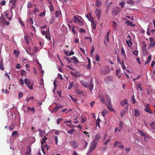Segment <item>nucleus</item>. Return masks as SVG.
<instances>
[{
  "mask_svg": "<svg viewBox=\"0 0 155 155\" xmlns=\"http://www.w3.org/2000/svg\"><path fill=\"white\" fill-rule=\"evenodd\" d=\"M127 40L126 41V43L128 45L129 47H131V45H132V43L131 41V38L129 35H128L127 36Z\"/></svg>",
  "mask_w": 155,
  "mask_h": 155,
  "instance_id": "9b49d317",
  "label": "nucleus"
},
{
  "mask_svg": "<svg viewBox=\"0 0 155 155\" xmlns=\"http://www.w3.org/2000/svg\"><path fill=\"white\" fill-rule=\"evenodd\" d=\"M45 35V37L48 40H49L51 39V37L50 35L49 28H48V29L46 30V33Z\"/></svg>",
  "mask_w": 155,
  "mask_h": 155,
  "instance_id": "ddd939ff",
  "label": "nucleus"
},
{
  "mask_svg": "<svg viewBox=\"0 0 155 155\" xmlns=\"http://www.w3.org/2000/svg\"><path fill=\"white\" fill-rule=\"evenodd\" d=\"M125 3L124 2H121L119 3V5L121 6L122 8H123L124 7V5Z\"/></svg>",
  "mask_w": 155,
  "mask_h": 155,
  "instance_id": "774afa93",
  "label": "nucleus"
},
{
  "mask_svg": "<svg viewBox=\"0 0 155 155\" xmlns=\"http://www.w3.org/2000/svg\"><path fill=\"white\" fill-rule=\"evenodd\" d=\"M101 4V2L99 0H97L96 2V5L97 6L99 7Z\"/></svg>",
  "mask_w": 155,
  "mask_h": 155,
  "instance_id": "c9c22d12",
  "label": "nucleus"
},
{
  "mask_svg": "<svg viewBox=\"0 0 155 155\" xmlns=\"http://www.w3.org/2000/svg\"><path fill=\"white\" fill-rule=\"evenodd\" d=\"M110 34V31H109L107 33V35L105 37V40L104 41V43L106 46L107 45V44L106 42V40H107V42H108L109 41V36Z\"/></svg>",
  "mask_w": 155,
  "mask_h": 155,
  "instance_id": "f8f14e48",
  "label": "nucleus"
},
{
  "mask_svg": "<svg viewBox=\"0 0 155 155\" xmlns=\"http://www.w3.org/2000/svg\"><path fill=\"white\" fill-rule=\"evenodd\" d=\"M121 10L120 8L118 7H115L114 8V11L112 12L113 14L116 15L117 13Z\"/></svg>",
  "mask_w": 155,
  "mask_h": 155,
  "instance_id": "9d476101",
  "label": "nucleus"
},
{
  "mask_svg": "<svg viewBox=\"0 0 155 155\" xmlns=\"http://www.w3.org/2000/svg\"><path fill=\"white\" fill-rule=\"evenodd\" d=\"M74 21L75 23H78L79 24L81 25H83L85 23L84 20L82 19H79L78 17L76 16H74Z\"/></svg>",
  "mask_w": 155,
  "mask_h": 155,
  "instance_id": "423d86ee",
  "label": "nucleus"
},
{
  "mask_svg": "<svg viewBox=\"0 0 155 155\" xmlns=\"http://www.w3.org/2000/svg\"><path fill=\"white\" fill-rule=\"evenodd\" d=\"M126 23L128 25H130L131 26L134 27L135 26V25L133 24V22L131 21L127 20L126 21Z\"/></svg>",
  "mask_w": 155,
  "mask_h": 155,
  "instance_id": "aec40b11",
  "label": "nucleus"
},
{
  "mask_svg": "<svg viewBox=\"0 0 155 155\" xmlns=\"http://www.w3.org/2000/svg\"><path fill=\"white\" fill-rule=\"evenodd\" d=\"M63 120L62 118H59L57 120V122L58 124H59L61 121Z\"/></svg>",
  "mask_w": 155,
  "mask_h": 155,
  "instance_id": "bf43d9fd",
  "label": "nucleus"
},
{
  "mask_svg": "<svg viewBox=\"0 0 155 155\" xmlns=\"http://www.w3.org/2000/svg\"><path fill=\"white\" fill-rule=\"evenodd\" d=\"M27 23L30 25H33V21L32 19L31 18H29L27 21Z\"/></svg>",
  "mask_w": 155,
  "mask_h": 155,
  "instance_id": "cd10ccee",
  "label": "nucleus"
},
{
  "mask_svg": "<svg viewBox=\"0 0 155 155\" xmlns=\"http://www.w3.org/2000/svg\"><path fill=\"white\" fill-rule=\"evenodd\" d=\"M69 96L72 100L74 102H76L77 101V99L76 98H73L72 96L70 95Z\"/></svg>",
  "mask_w": 155,
  "mask_h": 155,
  "instance_id": "09e8293b",
  "label": "nucleus"
},
{
  "mask_svg": "<svg viewBox=\"0 0 155 155\" xmlns=\"http://www.w3.org/2000/svg\"><path fill=\"white\" fill-rule=\"evenodd\" d=\"M101 101L102 103H103V104H105V100L103 97H101Z\"/></svg>",
  "mask_w": 155,
  "mask_h": 155,
  "instance_id": "69168bd1",
  "label": "nucleus"
},
{
  "mask_svg": "<svg viewBox=\"0 0 155 155\" xmlns=\"http://www.w3.org/2000/svg\"><path fill=\"white\" fill-rule=\"evenodd\" d=\"M81 83L86 87H89L90 91H91L92 90L94 85L91 82H86L84 81H81Z\"/></svg>",
  "mask_w": 155,
  "mask_h": 155,
  "instance_id": "7ed1b4c3",
  "label": "nucleus"
},
{
  "mask_svg": "<svg viewBox=\"0 0 155 155\" xmlns=\"http://www.w3.org/2000/svg\"><path fill=\"white\" fill-rule=\"evenodd\" d=\"M64 58L68 61L69 63H70L71 62V59H70L68 58V57H64Z\"/></svg>",
  "mask_w": 155,
  "mask_h": 155,
  "instance_id": "052dcab7",
  "label": "nucleus"
},
{
  "mask_svg": "<svg viewBox=\"0 0 155 155\" xmlns=\"http://www.w3.org/2000/svg\"><path fill=\"white\" fill-rule=\"evenodd\" d=\"M144 111L150 114H152V111L149 108H145L144 109Z\"/></svg>",
  "mask_w": 155,
  "mask_h": 155,
  "instance_id": "473e14b6",
  "label": "nucleus"
},
{
  "mask_svg": "<svg viewBox=\"0 0 155 155\" xmlns=\"http://www.w3.org/2000/svg\"><path fill=\"white\" fill-rule=\"evenodd\" d=\"M55 17H58L61 15V11H56L55 12Z\"/></svg>",
  "mask_w": 155,
  "mask_h": 155,
  "instance_id": "393cba45",
  "label": "nucleus"
},
{
  "mask_svg": "<svg viewBox=\"0 0 155 155\" xmlns=\"http://www.w3.org/2000/svg\"><path fill=\"white\" fill-rule=\"evenodd\" d=\"M95 58L96 60L97 61H99L100 60V56L98 54H96L95 56Z\"/></svg>",
  "mask_w": 155,
  "mask_h": 155,
  "instance_id": "37998d69",
  "label": "nucleus"
},
{
  "mask_svg": "<svg viewBox=\"0 0 155 155\" xmlns=\"http://www.w3.org/2000/svg\"><path fill=\"white\" fill-rule=\"evenodd\" d=\"M151 59V56H149L148 57L147 61L144 64L146 65L149 63Z\"/></svg>",
  "mask_w": 155,
  "mask_h": 155,
  "instance_id": "72a5a7b5",
  "label": "nucleus"
},
{
  "mask_svg": "<svg viewBox=\"0 0 155 155\" xmlns=\"http://www.w3.org/2000/svg\"><path fill=\"white\" fill-rule=\"evenodd\" d=\"M79 32L80 33H85L86 32L85 31L83 28H80L79 30Z\"/></svg>",
  "mask_w": 155,
  "mask_h": 155,
  "instance_id": "5fc2aeb1",
  "label": "nucleus"
},
{
  "mask_svg": "<svg viewBox=\"0 0 155 155\" xmlns=\"http://www.w3.org/2000/svg\"><path fill=\"white\" fill-rule=\"evenodd\" d=\"M122 67L124 70L126 69V67L124 64V62L122 61Z\"/></svg>",
  "mask_w": 155,
  "mask_h": 155,
  "instance_id": "680f3d73",
  "label": "nucleus"
},
{
  "mask_svg": "<svg viewBox=\"0 0 155 155\" xmlns=\"http://www.w3.org/2000/svg\"><path fill=\"white\" fill-rule=\"evenodd\" d=\"M121 54L124 55V58L125 59L126 58V56L125 54V51L123 47H122L121 48Z\"/></svg>",
  "mask_w": 155,
  "mask_h": 155,
  "instance_id": "7c9ffc66",
  "label": "nucleus"
},
{
  "mask_svg": "<svg viewBox=\"0 0 155 155\" xmlns=\"http://www.w3.org/2000/svg\"><path fill=\"white\" fill-rule=\"evenodd\" d=\"M101 73L102 74H108L109 73V71L108 70H102L101 71Z\"/></svg>",
  "mask_w": 155,
  "mask_h": 155,
  "instance_id": "bb28decb",
  "label": "nucleus"
},
{
  "mask_svg": "<svg viewBox=\"0 0 155 155\" xmlns=\"http://www.w3.org/2000/svg\"><path fill=\"white\" fill-rule=\"evenodd\" d=\"M38 131L39 132V136H43L45 134V131L44 130H41L40 129H38Z\"/></svg>",
  "mask_w": 155,
  "mask_h": 155,
  "instance_id": "c756f323",
  "label": "nucleus"
},
{
  "mask_svg": "<svg viewBox=\"0 0 155 155\" xmlns=\"http://www.w3.org/2000/svg\"><path fill=\"white\" fill-rule=\"evenodd\" d=\"M39 9L38 8H35L33 10V12L34 13H36L37 12H39Z\"/></svg>",
  "mask_w": 155,
  "mask_h": 155,
  "instance_id": "13d9d810",
  "label": "nucleus"
},
{
  "mask_svg": "<svg viewBox=\"0 0 155 155\" xmlns=\"http://www.w3.org/2000/svg\"><path fill=\"white\" fill-rule=\"evenodd\" d=\"M21 75L22 76H25L26 75V71L24 70H21Z\"/></svg>",
  "mask_w": 155,
  "mask_h": 155,
  "instance_id": "4c0bfd02",
  "label": "nucleus"
},
{
  "mask_svg": "<svg viewBox=\"0 0 155 155\" xmlns=\"http://www.w3.org/2000/svg\"><path fill=\"white\" fill-rule=\"evenodd\" d=\"M127 3L128 4H133L134 3V1L131 0H129L127 1Z\"/></svg>",
  "mask_w": 155,
  "mask_h": 155,
  "instance_id": "49530a36",
  "label": "nucleus"
},
{
  "mask_svg": "<svg viewBox=\"0 0 155 155\" xmlns=\"http://www.w3.org/2000/svg\"><path fill=\"white\" fill-rule=\"evenodd\" d=\"M71 143L72 145L74 147V148L77 147L78 146V143H76L74 140L71 141Z\"/></svg>",
  "mask_w": 155,
  "mask_h": 155,
  "instance_id": "6ab92c4d",
  "label": "nucleus"
},
{
  "mask_svg": "<svg viewBox=\"0 0 155 155\" xmlns=\"http://www.w3.org/2000/svg\"><path fill=\"white\" fill-rule=\"evenodd\" d=\"M71 60L73 61V62L74 63L77 64L79 63V61L77 58L75 56H73L71 58Z\"/></svg>",
  "mask_w": 155,
  "mask_h": 155,
  "instance_id": "dca6fc26",
  "label": "nucleus"
},
{
  "mask_svg": "<svg viewBox=\"0 0 155 155\" xmlns=\"http://www.w3.org/2000/svg\"><path fill=\"white\" fill-rule=\"evenodd\" d=\"M104 96L107 102V104L106 105L107 108L110 111H113L114 110V109L111 107V102L110 98L109 96L107 94H105Z\"/></svg>",
  "mask_w": 155,
  "mask_h": 155,
  "instance_id": "20e7f679",
  "label": "nucleus"
},
{
  "mask_svg": "<svg viewBox=\"0 0 155 155\" xmlns=\"http://www.w3.org/2000/svg\"><path fill=\"white\" fill-rule=\"evenodd\" d=\"M133 54L136 56H137L138 54V51L137 50H135L133 52Z\"/></svg>",
  "mask_w": 155,
  "mask_h": 155,
  "instance_id": "603ef678",
  "label": "nucleus"
},
{
  "mask_svg": "<svg viewBox=\"0 0 155 155\" xmlns=\"http://www.w3.org/2000/svg\"><path fill=\"white\" fill-rule=\"evenodd\" d=\"M48 7L51 12H53L54 10V8L52 5H51L49 6H48Z\"/></svg>",
  "mask_w": 155,
  "mask_h": 155,
  "instance_id": "a19ab883",
  "label": "nucleus"
},
{
  "mask_svg": "<svg viewBox=\"0 0 155 155\" xmlns=\"http://www.w3.org/2000/svg\"><path fill=\"white\" fill-rule=\"evenodd\" d=\"M86 16L89 21L94 19L93 18L91 17L90 13H88L86 15Z\"/></svg>",
  "mask_w": 155,
  "mask_h": 155,
  "instance_id": "a211bd4d",
  "label": "nucleus"
},
{
  "mask_svg": "<svg viewBox=\"0 0 155 155\" xmlns=\"http://www.w3.org/2000/svg\"><path fill=\"white\" fill-rule=\"evenodd\" d=\"M71 31L74 34H76L77 33L75 29V27L74 26H73L72 28Z\"/></svg>",
  "mask_w": 155,
  "mask_h": 155,
  "instance_id": "6e6d98bb",
  "label": "nucleus"
},
{
  "mask_svg": "<svg viewBox=\"0 0 155 155\" xmlns=\"http://www.w3.org/2000/svg\"><path fill=\"white\" fill-rule=\"evenodd\" d=\"M17 2V0H10L9 1L10 5H12V8H15V4Z\"/></svg>",
  "mask_w": 155,
  "mask_h": 155,
  "instance_id": "f3484780",
  "label": "nucleus"
},
{
  "mask_svg": "<svg viewBox=\"0 0 155 155\" xmlns=\"http://www.w3.org/2000/svg\"><path fill=\"white\" fill-rule=\"evenodd\" d=\"M95 14L96 16L97 17L98 20H99L100 19L101 15V10L97 9H96L95 11Z\"/></svg>",
  "mask_w": 155,
  "mask_h": 155,
  "instance_id": "1a4fd4ad",
  "label": "nucleus"
},
{
  "mask_svg": "<svg viewBox=\"0 0 155 155\" xmlns=\"http://www.w3.org/2000/svg\"><path fill=\"white\" fill-rule=\"evenodd\" d=\"M45 11H43L42 12L40 13L39 14V16L41 17L44 16L45 15Z\"/></svg>",
  "mask_w": 155,
  "mask_h": 155,
  "instance_id": "de8ad7c7",
  "label": "nucleus"
},
{
  "mask_svg": "<svg viewBox=\"0 0 155 155\" xmlns=\"http://www.w3.org/2000/svg\"><path fill=\"white\" fill-rule=\"evenodd\" d=\"M43 147H44V149H45L47 150H48L49 148V147L46 144H45V145H43Z\"/></svg>",
  "mask_w": 155,
  "mask_h": 155,
  "instance_id": "8fccbe9b",
  "label": "nucleus"
},
{
  "mask_svg": "<svg viewBox=\"0 0 155 155\" xmlns=\"http://www.w3.org/2000/svg\"><path fill=\"white\" fill-rule=\"evenodd\" d=\"M97 142L96 140H93L91 143L90 146L87 154L88 155L90 153L95 149L97 147Z\"/></svg>",
  "mask_w": 155,
  "mask_h": 155,
  "instance_id": "f03ea898",
  "label": "nucleus"
},
{
  "mask_svg": "<svg viewBox=\"0 0 155 155\" xmlns=\"http://www.w3.org/2000/svg\"><path fill=\"white\" fill-rule=\"evenodd\" d=\"M155 45V41L153 42H150L149 46V48L153 47Z\"/></svg>",
  "mask_w": 155,
  "mask_h": 155,
  "instance_id": "ea45409f",
  "label": "nucleus"
},
{
  "mask_svg": "<svg viewBox=\"0 0 155 155\" xmlns=\"http://www.w3.org/2000/svg\"><path fill=\"white\" fill-rule=\"evenodd\" d=\"M150 126L152 129H155V123L153 122L150 124Z\"/></svg>",
  "mask_w": 155,
  "mask_h": 155,
  "instance_id": "79ce46f5",
  "label": "nucleus"
},
{
  "mask_svg": "<svg viewBox=\"0 0 155 155\" xmlns=\"http://www.w3.org/2000/svg\"><path fill=\"white\" fill-rule=\"evenodd\" d=\"M24 81L25 84L27 85L29 89L31 90L33 89V82H31L29 79L27 78L25 79Z\"/></svg>",
  "mask_w": 155,
  "mask_h": 155,
  "instance_id": "39448f33",
  "label": "nucleus"
},
{
  "mask_svg": "<svg viewBox=\"0 0 155 155\" xmlns=\"http://www.w3.org/2000/svg\"><path fill=\"white\" fill-rule=\"evenodd\" d=\"M76 92L77 94H81L83 93V92L82 91H80L79 90H77L76 91Z\"/></svg>",
  "mask_w": 155,
  "mask_h": 155,
  "instance_id": "0e129e2a",
  "label": "nucleus"
},
{
  "mask_svg": "<svg viewBox=\"0 0 155 155\" xmlns=\"http://www.w3.org/2000/svg\"><path fill=\"white\" fill-rule=\"evenodd\" d=\"M59 109L60 107H56L54 108L51 111L52 113L55 112L57 111Z\"/></svg>",
  "mask_w": 155,
  "mask_h": 155,
  "instance_id": "f704fd0d",
  "label": "nucleus"
},
{
  "mask_svg": "<svg viewBox=\"0 0 155 155\" xmlns=\"http://www.w3.org/2000/svg\"><path fill=\"white\" fill-rule=\"evenodd\" d=\"M134 115L136 117H138L140 115V112L137 109H134Z\"/></svg>",
  "mask_w": 155,
  "mask_h": 155,
  "instance_id": "4468645a",
  "label": "nucleus"
},
{
  "mask_svg": "<svg viewBox=\"0 0 155 155\" xmlns=\"http://www.w3.org/2000/svg\"><path fill=\"white\" fill-rule=\"evenodd\" d=\"M32 7V3L31 2H29L28 4V8H30Z\"/></svg>",
  "mask_w": 155,
  "mask_h": 155,
  "instance_id": "338daca9",
  "label": "nucleus"
},
{
  "mask_svg": "<svg viewBox=\"0 0 155 155\" xmlns=\"http://www.w3.org/2000/svg\"><path fill=\"white\" fill-rule=\"evenodd\" d=\"M5 21H6L4 17L2 15L0 18V22L4 23Z\"/></svg>",
  "mask_w": 155,
  "mask_h": 155,
  "instance_id": "b1692460",
  "label": "nucleus"
},
{
  "mask_svg": "<svg viewBox=\"0 0 155 155\" xmlns=\"http://www.w3.org/2000/svg\"><path fill=\"white\" fill-rule=\"evenodd\" d=\"M73 85V82H72L71 83H70V84L69 86L68 87V89L69 90L71 89L72 88Z\"/></svg>",
  "mask_w": 155,
  "mask_h": 155,
  "instance_id": "3c124183",
  "label": "nucleus"
},
{
  "mask_svg": "<svg viewBox=\"0 0 155 155\" xmlns=\"http://www.w3.org/2000/svg\"><path fill=\"white\" fill-rule=\"evenodd\" d=\"M42 86V87H43L44 86V83L43 80V79L40 80V82L39 83Z\"/></svg>",
  "mask_w": 155,
  "mask_h": 155,
  "instance_id": "864d4df0",
  "label": "nucleus"
},
{
  "mask_svg": "<svg viewBox=\"0 0 155 155\" xmlns=\"http://www.w3.org/2000/svg\"><path fill=\"white\" fill-rule=\"evenodd\" d=\"M123 124L122 122L120 121V124H119V126L118 127V131H120L122 129Z\"/></svg>",
  "mask_w": 155,
  "mask_h": 155,
  "instance_id": "5701e85b",
  "label": "nucleus"
},
{
  "mask_svg": "<svg viewBox=\"0 0 155 155\" xmlns=\"http://www.w3.org/2000/svg\"><path fill=\"white\" fill-rule=\"evenodd\" d=\"M125 112L124 111H122L120 113V115L121 117H123L124 115V114Z\"/></svg>",
  "mask_w": 155,
  "mask_h": 155,
  "instance_id": "e2e57ef3",
  "label": "nucleus"
},
{
  "mask_svg": "<svg viewBox=\"0 0 155 155\" xmlns=\"http://www.w3.org/2000/svg\"><path fill=\"white\" fill-rule=\"evenodd\" d=\"M47 140V138L46 137V136H45L42 139V140L41 141V145L43 146V145H45V143H46V140Z\"/></svg>",
  "mask_w": 155,
  "mask_h": 155,
  "instance_id": "4be33fe9",
  "label": "nucleus"
},
{
  "mask_svg": "<svg viewBox=\"0 0 155 155\" xmlns=\"http://www.w3.org/2000/svg\"><path fill=\"white\" fill-rule=\"evenodd\" d=\"M113 23L114 28L115 29H116L117 26V24L114 21H113Z\"/></svg>",
  "mask_w": 155,
  "mask_h": 155,
  "instance_id": "a18cd8bd",
  "label": "nucleus"
},
{
  "mask_svg": "<svg viewBox=\"0 0 155 155\" xmlns=\"http://www.w3.org/2000/svg\"><path fill=\"white\" fill-rule=\"evenodd\" d=\"M23 95V94L21 92H19L18 93V98L19 99H20Z\"/></svg>",
  "mask_w": 155,
  "mask_h": 155,
  "instance_id": "4d7b16f0",
  "label": "nucleus"
},
{
  "mask_svg": "<svg viewBox=\"0 0 155 155\" xmlns=\"http://www.w3.org/2000/svg\"><path fill=\"white\" fill-rule=\"evenodd\" d=\"M90 21L91 22V25L92 28L94 29H95L97 23L95 22L94 19Z\"/></svg>",
  "mask_w": 155,
  "mask_h": 155,
  "instance_id": "2eb2a0df",
  "label": "nucleus"
},
{
  "mask_svg": "<svg viewBox=\"0 0 155 155\" xmlns=\"http://www.w3.org/2000/svg\"><path fill=\"white\" fill-rule=\"evenodd\" d=\"M120 104L123 107H124L125 109L127 110L128 109V102L126 99L122 100L120 102Z\"/></svg>",
  "mask_w": 155,
  "mask_h": 155,
  "instance_id": "0eeeda50",
  "label": "nucleus"
},
{
  "mask_svg": "<svg viewBox=\"0 0 155 155\" xmlns=\"http://www.w3.org/2000/svg\"><path fill=\"white\" fill-rule=\"evenodd\" d=\"M24 38L25 40L26 44L27 45H28L29 44L28 39L30 38L29 36L28 35L25 36Z\"/></svg>",
  "mask_w": 155,
  "mask_h": 155,
  "instance_id": "a878e982",
  "label": "nucleus"
},
{
  "mask_svg": "<svg viewBox=\"0 0 155 155\" xmlns=\"http://www.w3.org/2000/svg\"><path fill=\"white\" fill-rule=\"evenodd\" d=\"M27 151L26 153L27 155L29 154L31 152V148L30 147L28 146L27 147Z\"/></svg>",
  "mask_w": 155,
  "mask_h": 155,
  "instance_id": "2f4dec72",
  "label": "nucleus"
},
{
  "mask_svg": "<svg viewBox=\"0 0 155 155\" xmlns=\"http://www.w3.org/2000/svg\"><path fill=\"white\" fill-rule=\"evenodd\" d=\"M137 131L141 135V136H146V133L143 132L140 130L138 129L137 130Z\"/></svg>",
  "mask_w": 155,
  "mask_h": 155,
  "instance_id": "c85d7f7f",
  "label": "nucleus"
},
{
  "mask_svg": "<svg viewBox=\"0 0 155 155\" xmlns=\"http://www.w3.org/2000/svg\"><path fill=\"white\" fill-rule=\"evenodd\" d=\"M114 147H119L122 149H123L124 148V146L121 143L118 141H116L115 142L114 145Z\"/></svg>",
  "mask_w": 155,
  "mask_h": 155,
  "instance_id": "6e6552de",
  "label": "nucleus"
},
{
  "mask_svg": "<svg viewBox=\"0 0 155 155\" xmlns=\"http://www.w3.org/2000/svg\"><path fill=\"white\" fill-rule=\"evenodd\" d=\"M34 97H27L26 99V101L27 102H28L30 100H33L34 99Z\"/></svg>",
  "mask_w": 155,
  "mask_h": 155,
  "instance_id": "c03bdc74",
  "label": "nucleus"
},
{
  "mask_svg": "<svg viewBox=\"0 0 155 155\" xmlns=\"http://www.w3.org/2000/svg\"><path fill=\"white\" fill-rule=\"evenodd\" d=\"M101 120L99 118H98L96 120V124L97 126L99 127L100 126V122Z\"/></svg>",
  "mask_w": 155,
  "mask_h": 155,
  "instance_id": "58836bf2",
  "label": "nucleus"
},
{
  "mask_svg": "<svg viewBox=\"0 0 155 155\" xmlns=\"http://www.w3.org/2000/svg\"><path fill=\"white\" fill-rule=\"evenodd\" d=\"M101 113L103 116L104 117L108 114V111L106 110H104L102 111Z\"/></svg>",
  "mask_w": 155,
  "mask_h": 155,
  "instance_id": "412c9836",
  "label": "nucleus"
},
{
  "mask_svg": "<svg viewBox=\"0 0 155 155\" xmlns=\"http://www.w3.org/2000/svg\"><path fill=\"white\" fill-rule=\"evenodd\" d=\"M131 100L133 104H134L136 103V101L134 98V95L132 96L131 98Z\"/></svg>",
  "mask_w": 155,
  "mask_h": 155,
  "instance_id": "e433bc0d",
  "label": "nucleus"
},
{
  "mask_svg": "<svg viewBox=\"0 0 155 155\" xmlns=\"http://www.w3.org/2000/svg\"><path fill=\"white\" fill-rule=\"evenodd\" d=\"M40 49L37 47H34L29 51H27V53L33 58V60H35L37 58L36 54V52L39 51Z\"/></svg>",
  "mask_w": 155,
  "mask_h": 155,
  "instance_id": "f257e3e1",
  "label": "nucleus"
}]
</instances>
